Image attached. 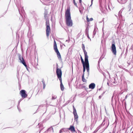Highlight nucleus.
Listing matches in <instances>:
<instances>
[{"mask_svg":"<svg viewBox=\"0 0 133 133\" xmlns=\"http://www.w3.org/2000/svg\"><path fill=\"white\" fill-rule=\"evenodd\" d=\"M66 23L67 26H71L72 25V20L71 19L70 9H66L65 12Z\"/></svg>","mask_w":133,"mask_h":133,"instance_id":"nucleus-1","label":"nucleus"},{"mask_svg":"<svg viewBox=\"0 0 133 133\" xmlns=\"http://www.w3.org/2000/svg\"><path fill=\"white\" fill-rule=\"evenodd\" d=\"M48 11L47 10H45L44 13V17L46 19V36L48 37L49 35L50 31V25L49 24V20L47 18L48 17L47 15Z\"/></svg>","mask_w":133,"mask_h":133,"instance_id":"nucleus-2","label":"nucleus"},{"mask_svg":"<svg viewBox=\"0 0 133 133\" xmlns=\"http://www.w3.org/2000/svg\"><path fill=\"white\" fill-rule=\"evenodd\" d=\"M54 50L55 52L57 54V57L58 59L59 60H61V57L60 54L58 49L56 43L55 41H54Z\"/></svg>","mask_w":133,"mask_h":133,"instance_id":"nucleus-3","label":"nucleus"},{"mask_svg":"<svg viewBox=\"0 0 133 133\" xmlns=\"http://www.w3.org/2000/svg\"><path fill=\"white\" fill-rule=\"evenodd\" d=\"M56 72L58 78L59 80L62 79V71L60 69L58 68V65L57 63L56 64Z\"/></svg>","mask_w":133,"mask_h":133,"instance_id":"nucleus-4","label":"nucleus"},{"mask_svg":"<svg viewBox=\"0 0 133 133\" xmlns=\"http://www.w3.org/2000/svg\"><path fill=\"white\" fill-rule=\"evenodd\" d=\"M81 61L82 62V65L85 64V61H86L88 62H89L88 60V56L87 55V54H86V55H85V54H84V61H84L83 59L82 58V56H81Z\"/></svg>","mask_w":133,"mask_h":133,"instance_id":"nucleus-5","label":"nucleus"},{"mask_svg":"<svg viewBox=\"0 0 133 133\" xmlns=\"http://www.w3.org/2000/svg\"><path fill=\"white\" fill-rule=\"evenodd\" d=\"M73 113L74 116V119L76 122H78V116L77 115L76 110L74 106H73Z\"/></svg>","mask_w":133,"mask_h":133,"instance_id":"nucleus-6","label":"nucleus"},{"mask_svg":"<svg viewBox=\"0 0 133 133\" xmlns=\"http://www.w3.org/2000/svg\"><path fill=\"white\" fill-rule=\"evenodd\" d=\"M111 51L114 55H116V51L115 45L114 43H112L111 46Z\"/></svg>","mask_w":133,"mask_h":133,"instance_id":"nucleus-7","label":"nucleus"},{"mask_svg":"<svg viewBox=\"0 0 133 133\" xmlns=\"http://www.w3.org/2000/svg\"><path fill=\"white\" fill-rule=\"evenodd\" d=\"M20 94L22 97L25 98L27 97V95L26 94V91L24 90H21L20 92Z\"/></svg>","mask_w":133,"mask_h":133,"instance_id":"nucleus-8","label":"nucleus"},{"mask_svg":"<svg viewBox=\"0 0 133 133\" xmlns=\"http://www.w3.org/2000/svg\"><path fill=\"white\" fill-rule=\"evenodd\" d=\"M85 65L86 66V69L87 71L88 72V76L89 75V62L86 61H85Z\"/></svg>","mask_w":133,"mask_h":133,"instance_id":"nucleus-9","label":"nucleus"},{"mask_svg":"<svg viewBox=\"0 0 133 133\" xmlns=\"http://www.w3.org/2000/svg\"><path fill=\"white\" fill-rule=\"evenodd\" d=\"M68 130H70L72 132L74 133H77L75 131L74 127L72 125L70 126V127L68 128Z\"/></svg>","mask_w":133,"mask_h":133,"instance_id":"nucleus-10","label":"nucleus"},{"mask_svg":"<svg viewBox=\"0 0 133 133\" xmlns=\"http://www.w3.org/2000/svg\"><path fill=\"white\" fill-rule=\"evenodd\" d=\"M18 59L20 61V62L21 63H22V62L23 61H25L23 57H22L21 54H18Z\"/></svg>","mask_w":133,"mask_h":133,"instance_id":"nucleus-11","label":"nucleus"},{"mask_svg":"<svg viewBox=\"0 0 133 133\" xmlns=\"http://www.w3.org/2000/svg\"><path fill=\"white\" fill-rule=\"evenodd\" d=\"M95 87V84L94 83H92L90 84L89 86V89H94Z\"/></svg>","mask_w":133,"mask_h":133,"instance_id":"nucleus-12","label":"nucleus"},{"mask_svg":"<svg viewBox=\"0 0 133 133\" xmlns=\"http://www.w3.org/2000/svg\"><path fill=\"white\" fill-rule=\"evenodd\" d=\"M53 128L52 127H51L48 128L46 132V133H53Z\"/></svg>","mask_w":133,"mask_h":133,"instance_id":"nucleus-13","label":"nucleus"},{"mask_svg":"<svg viewBox=\"0 0 133 133\" xmlns=\"http://www.w3.org/2000/svg\"><path fill=\"white\" fill-rule=\"evenodd\" d=\"M60 82V87L62 91H63L64 90V86L62 84V79L59 80Z\"/></svg>","mask_w":133,"mask_h":133,"instance_id":"nucleus-14","label":"nucleus"},{"mask_svg":"<svg viewBox=\"0 0 133 133\" xmlns=\"http://www.w3.org/2000/svg\"><path fill=\"white\" fill-rule=\"evenodd\" d=\"M85 47L84 44H82V48L84 52V54H85L86 55V54H87V52L85 50Z\"/></svg>","mask_w":133,"mask_h":133,"instance_id":"nucleus-15","label":"nucleus"},{"mask_svg":"<svg viewBox=\"0 0 133 133\" xmlns=\"http://www.w3.org/2000/svg\"><path fill=\"white\" fill-rule=\"evenodd\" d=\"M83 75H84V72L85 71L86 69V66L85 65V64L83 65Z\"/></svg>","mask_w":133,"mask_h":133,"instance_id":"nucleus-16","label":"nucleus"},{"mask_svg":"<svg viewBox=\"0 0 133 133\" xmlns=\"http://www.w3.org/2000/svg\"><path fill=\"white\" fill-rule=\"evenodd\" d=\"M82 81L83 82H86L87 80L84 78V75H82Z\"/></svg>","mask_w":133,"mask_h":133,"instance_id":"nucleus-17","label":"nucleus"},{"mask_svg":"<svg viewBox=\"0 0 133 133\" xmlns=\"http://www.w3.org/2000/svg\"><path fill=\"white\" fill-rule=\"evenodd\" d=\"M57 98V96L56 95H55L54 94H52V98H51V100H53L55 99H56Z\"/></svg>","mask_w":133,"mask_h":133,"instance_id":"nucleus-18","label":"nucleus"},{"mask_svg":"<svg viewBox=\"0 0 133 133\" xmlns=\"http://www.w3.org/2000/svg\"><path fill=\"white\" fill-rule=\"evenodd\" d=\"M105 124V119H104L102 123L101 124V125H100V126H99V127H102V126H103V125H104V124Z\"/></svg>","mask_w":133,"mask_h":133,"instance_id":"nucleus-19","label":"nucleus"},{"mask_svg":"<svg viewBox=\"0 0 133 133\" xmlns=\"http://www.w3.org/2000/svg\"><path fill=\"white\" fill-rule=\"evenodd\" d=\"M22 63L25 66L26 68L28 67V66L26 65V63L25 61H23V62H22Z\"/></svg>","mask_w":133,"mask_h":133,"instance_id":"nucleus-20","label":"nucleus"},{"mask_svg":"<svg viewBox=\"0 0 133 133\" xmlns=\"http://www.w3.org/2000/svg\"><path fill=\"white\" fill-rule=\"evenodd\" d=\"M45 108V107L43 105H40V106H39L38 107V109H37V110H38L39 109H41L42 108Z\"/></svg>","mask_w":133,"mask_h":133,"instance_id":"nucleus-21","label":"nucleus"},{"mask_svg":"<svg viewBox=\"0 0 133 133\" xmlns=\"http://www.w3.org/2000/svg\"><path fill=\"white\" fill-rule=\"evenodd\" d=\"M127 2V0H121V3L122 4H124L125 3Z\"/></svg>","mask_w":133,"mask_h":133,"instance_id":"nucleus-22","label":"nucleus"},{"mask_svg":"<svg viewBox=\"0 0 133 133\" xmlns=\"http://www.w3.org/2000/svg\"><path fill=\"white\" fill-rule=\"evenodd\" d=\"M128 8L129 9V11H130L131 9V4L130 3L128 5Z\"/></svg>","mask_w":133,"mask_h":133,"instance_id":"nucleus-23","label":"nucleus"},{"mask_svg":"<svg viewBox=\"0 0 133 133\" xmlns=\"http://www.w3.org/2000/svg\"><path fill=\"white\" fill-rule=\"evenodd\" d=\"M122 12V11H119L118 13V15L119 17H122V15L121 14V13Z\"/></svg>","mask_w":133,"mask_h":133,"instance_id":"nucleus-24","label":"nucleus"},{"mask_svg":"<svg viewBox=\"0 0 133 133\" xmlns=\"http://www.w3.org/2000/svg\"><path fill=\"white\" fill-rule=\"evenodd\" d=\"M21 101V100L20 99V101H19V103H18V106H17V108L18 110L19 111V112H20V111H21V109L19 108V107H18V106L19 105V102H20Z\"/></svg>","mask_w":133,"mask_h":133,"instance_id":"nucleus-25","label":"nucleus"},{"mask_svg":"<svg viewBox=\"0 0 133 133\" xmlns=\"http://www.w3.org/2000/svg\"><path fill=\"white\" fill-rule=\"evenodd\" d=\"M85 31H86V35H87V34H88L89 29L88 28H86Z\"/></svg>","mask_w":133,"mask_h":133,"instance_id":"nucleus-26","label":"nucleus"},{"mask_svg":"<svg viewBox=\"0 0 133 133\" xmlns=\"http://www.w3.org/2000/svg\"><path fill=\"white\" fill-rule=\"evenodd\" d=\"M73 1V3H74V5L76 6V7H78V6L77 5V3H76L75 2V1Z\"/></svg>","mask_w":133,"mask_h":133,"instance_id":"nucleus-27","label":"nucleus"},{"mask_svg":"<svg viewBox=\"0 0 133 133\" xmlns=\"http://www.w3.org/2000/svg\"><path fill=\"white\" fill-rule=\"evenodd\" d=\"M96 31H95V30H94L93 32V37L95 36V35L96 34Z\"/></svg>","mask_w":133,"mask_h":133,"instance_id":"nucleus-28","label":"nucleus"},{"mask_svg":"<svg viewBox=\"0 0 133 133\" xmlns=\"http://www.w3.org/2000/svg\"><path fill=\"white\" fill-rule=\"evenodd\" d=\"M86 35H87V37H88V38L90 39V41H91V39L90 38V37H89V34H87Z\"/></svg>","mask_w":133,"mask_h":133,"instance_id":"nucleus-29","label":"nucleus"},{"mask_svg":"<svg viewBox=\"0 0 133 133\" xmlns=\"http://www.w3.org/2000/svg\"><path fill=\"white\" fill-rule=\"evenodd\" d=\"M49 98H48L46 100V101L45 102H46V103H48V102H49Z\"/></svg>","mask_w":133,"mask_h":133,"instance_id":"nucleus-30","label":"nucleus"},{"mask_svg":"<svg viewBox=\"0 0 133 133\" xmlns=\"http://www.w3.org/2000/svg\"><path fill=\"white\" fill-rule=\"evenodd\" d=\"M86 19H87V21L88 22H89L90 21L89 19V18L88 17V16H87V18H86Z\"/></svg>","mask_w":133,"mask_h":133,"instance_id":"nucleus-31","label":"nucleus"},{"mask_svg":"<svg viewBox=\"0 0 133 133\" xmlns=\"http://www.w3.org/2000/svg\"><path fill=\"white\" fill-rule=\"evenodd\" d=\"M42 82L43 84L45 83V82L44 80L43 79H42Z\"/></svg>","mask_w":133,"mask_h":133,"instance_id":"nucleus-32","label":"nucleus"},{"mask_svg":"<svg viewBox=\"0 0 133 133\" xmlns=\"http://www.w3.org/2000/svg\"><path fill=\"white\" fill-rule=\"evenodd\" d=\"M43 88L44 89L45 87L46 86V85L45 84V83L44 84H43Z\"/></svg>","mask_w":133,"mask_h":133,"instance_id":"nucleus-33","label":"nucleus"},{"mask_svg":"<svg viewBox=\"0 0 133 133\" xmlns=\"http://www.w3.org/2000/svg\"><path fill=\"white\" fill-rule=\"evenodd\" d=\"M26 69L27 71H28L29 72V69H30V68L29 67H28L27 68H26Z\"/></svg>","mask_w":133,"mask_h":133,"instance_id":"nucleus-34","label":"nucleus"},{"mask_svg":"<svg viewBox=\"0 0 133 133\" xmlns=\"http://www.w3.org/2000/svg\"><path fill=\"white\" fill-rule=\"evenodd\" d=\"M93 20V19L92 18H90V19H89V20H90V21H92Z\"/></svg>","mask_w":133,"mask_h":133,"instance_id":"nucleus-35","label":"nucleus"},{"mask_svg":"<svg viewBox=\"0 0 133 133\" xmlns=\"http://www.w3.org/2000/svg\"><path fill=\"white\" fill-rule=\"evenodd\" d=\"M19 74V71H18L17 70V76L18 75V76Z\"/></svg>","mask_w":133,"mask_h":133,"instance_id":"nucleus-36","label":"nucleus"},{"mask_svg":"<svg viewBox=\"0 0 133 133\" xmlns=\"http://www.w3.org/2000/svg\"><path fill=\"white\" fill-rule=\"evenodd\" d=\"M105 92H104L101 95V96H103V95L105 93Z\"/></svg>","mask_w":133,"mask_h":133,"instance_id":"nucleus-37","label":"nucleus"},{"mask_svg":"<svg viewBox=\"0 0 133 133\" xmlns=\"http://www.w3.org/2000/svg\"><path fill=\"white\" fill-rule=\"evenodd\" d=\"M81 2H82V0H79V3L81 4V5L82 4Z\"/></svg>","mask_w":133,"mask_h":133,"instance_id":"nucleus-38","label":"nucleus"},{"mask_svg":"<svg viewBox=\"0 0 133 133\" xmlns=\"http://www.w3.org/2000/svg\"><path fill=\"white\" fill-rule=\"evenodd\" d=\"M42 124H40V123H39L38 124V125L39 126H40V127L42 125Z\"/></svg>","mask_w":133,"mask_h":133,"instance_id":"nucleus-39","label":"nucleus"},{"mask_svg":"<svg viewBox=\"0 0 133 133\" xmlns=\"http://www.w3.org/2000/svg\"><path fill=\"white\" fill-rule=\"evenodd\" d=\"M102 97V96H101V95L99 97V99H100Z\"/></svg>","mask_w":133,"mask_h":133,"instance_id":"nucleus-40","label":"nucleus"},{"mask_svg":"<svg viewBox=\"0 0 133 133\" xmlns=\"http://www.w3.org/2000/svg\"><path fill=\"white\" fill-rule=\"evenodd\" d=\"M93 0H91V5H90V6H91L92 5V2H93Z\"/></svg>","mask_w":133,"mask_h":133,"instance_id":"nucleus-41","label":"nucleus"},{"mask_svg":"<svg viewBox=\"0 0 133 133\" xmlns=\"http://www.w3.org/2000/svg\"><path fill=\"white\" fill-rule=\"evenodd\" d=\"M124 8H122L120 10V11H122V12L123 11V10H124Z\"/></svg>","mask_w":133,"mask_h":133,"instance_id":"nucleus-42","label":"nucleus"},{"mask_svg":"<svg viewBox=\"0 0 133 133\" xmlns=\"http://www.w3.org/2000/svg\"><path fill=\"white\" fill-rule=\"evenodd\" d=\"M62 130H60V131H59V132L60 133H61V132H62Z\"/></svg>","mask_w":133,"mask_h":133,"instance_id":"nucleus-43","label":"nucleus"},{"mask_svg":"<svg viewBox=\"0 0 133 133\" xmlns=\"http://www.w3.org/2000/svg\"><path fill=\"white\" fill-rule=\"evenodd\" d=\"M18 10H19V14H21V13H20V11H19V9H18Z\"/></svg>","mask_w":133,"mask_h":133,"instance_id":"nucleus-44","label":"nucleus"},{"mask_svg":"<svg viewBox=\"0 0 133 133\" xmlns=\"http://www.w3.org/2000/svg\"><path fill=\"white\" fill-rule=\"evenodd\" d=\"M6 12H5V13L4 14V15L5 14H6Z\"/></svg>","mask_w":133,"mask_h":133,"instance_id":"nucleus-45","label":"nucleus"},{"mask_svg":"<svg viewBox=\"0 0 133 133\" xmlns=\"http://www.w3.org/2000/svg\"><path fill=\"white\" fill-rule=\"evenodd\" d=\"M114 82V83H115V82Z\"/></svg>","mask_w":133,"mask_h":133,"instance_id":"nucleus-46","label":"nucleus"},{"mask_svg":"<svg viewBox=\"0 0 133 133\" xmlns=\"http://www.w3.org/2000/svg\"><path fill=\"white\" fill-rule=\"evenodd\" d=\"M101 57L99 59V60L101 59Z\"/></svg>","mask_w":133,"mask_h":133,"instance_id":"nucleus-47","label":"nucleus"},{"mask_svg":"<svg viewBox=\"0 0 133 133\" xmlns=\"http://www.w3.org/2000/svg\"><path fill=\"white\" fill-rule=\"evenodd\" d=\"M107 84L108 85L109 84V83H107Z\"/></svg>","mask_w":133,"mask_h":133,"instance_id":"nucleus-48","label":"nucleus"},{"mask_svg":"<svg viewBox=\"0 0 133 133\" xmlns=\"http://www.w3.org/2000/svg\"><path fill=\"white\" fill-rule=\"evenodd\" d=\"M41 131V130H40V131H39V133Z\"/></svg>","mask_w":133,"mask_h":133,"instance_id":"nucleus-49","label":"nucleus"},{"mask_svg":"<svg viewBox=\"0 0 133 133\" xmlns=\"http://www.w3.org/2000/svg\"><path fill=\"white\" fill-rule=\"evenodd\" d=\"M79 11H80V12H81V10H79Z\"/></svg>","mask_w":133,"mask_h":133,"instance_id":"nucleus-50","label":"nucleus"},{"mask_svg":"<svg viewBox=\"0 0 133 133\" xmlns=\"http://www.w3.org/2000/svg\"><path fill=\"white\" fill-rule=\"evenodd\" d=\"M68 41L67 40H66V41Z\"/></svg>","mask_w":133,"mask_h":133,"instance_id":"nucleus-51","label":"nucleus"},{"mask_svg":"<svg viewBox=\"0 0 133 133\" xmlns=\"http://www.w3.org/2000/svg\"><path fill=\"white\" fill-rule=\"evenodd\" d=\"M100 90V89H99V90Z\"/></svg>","mask_w":133,"mask_h":133,"instance_id":"nucleus-52","label":"nucleus"},{"mask_svg":"<svg viewBox=\"0 0 133 133\" xmlns=\"http://www.w3.org/2000/svg\"><path fill=\"white\" fill-rule=\"evenodd\" d=\"M73 1H75V0H73Z\"/></svg>","mask_w":133,"mask_h":133,"instance_id":"nucleus-53","label":"nucleus"},{"mask_svg":"<svg viewBox=\"0 0 133 133\" xmlns=\"http://www.w3.org/2000/svg\"><path fill=\"white\" fill-rule=\"evenodd\" d=\"M104 35V34L103 33V35Z\"/></svg>","mask_w":133,"mask_h":133,"instance_id":"nucleus-54","label":"nucleus"},{"mask_svg":"<svg viewBox=\"0 0 133 133\" xmlns=\"http://www.w3.org/2000/svg\"><path fill=\"white\" fill-rule=\"evenodd\" d=\"M103 58V57H102V59Z\"/></svg>","mask_w":133,"mask_h":133,"instance_id":"nucleus-55","label":"nucleus"}]
</instances>
